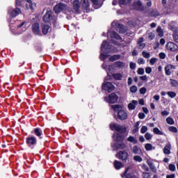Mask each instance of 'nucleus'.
<instances>
[{
  "label": "nucleus",
  "mask_w": 178,
  "mask_h": 178,
  "mask_svg": "<svg viewBox=\"0 0 178 178\" xmlns=\"http://www.w3.org/2000/svg\"><path fill=\"white\" fill-rule=\"evenodd\" d=\"M110 128L112 130L116 131L113 136V140H115L117 142V143H115L116 149H124V148H126V145L123 143V140H124V133L127 131L126 127L119 124H111Z\"/></svg>",
  "instance_id": "f257e3e1"
},
{
  "label": "nucleus",
  "mask_w": 178,
  "mask_h": 178,
  "mask_svg": "<svg viewBox=\"0 0 178 178\" xmlns=\"http://www.w3.org/2000/svg\"><path fill=\"white\" fill-rule=\"evenodd\" d=\"M111 108L113 109L114 112H118V118L120 120H126V119H127V113L122 109V106L112 105Z\"/></svg>",
  "instance_id": "f03ea898"
},
{
  "label": "nucleus",
  "mask_w": 178,
  "mask_h": 178,
  "mask_svg": "<svg viewBox=\"0 0 178 178\" xmlns=\"http://www.w3.org/2000/svg\"><path fill=\"white\" fill-rule=\"evenodd\" d=\"M101 51L102 52L107 51V52L113 53L116 52V49L115 48V47L110 45L108 42L104 40L102 44Z\"/></svg>",
  "instance_id": "7ed1b4c3"
},
{
  "label": "nucleus",
  "mask_w": 178,
  "mask_h": 178,
  "mask_svg": "<svg viewBox=\"0 0 178 178\" xmlns=\"http://www.w3.org/2000/svg\"><path fill=\"white\" fill-rule=\"evenodd\" d=\"M26 143L29 147H34L37 145V138L35 136H29L26 138Z\"/></svg>",
  "instance_id": "20e7f679"
},
{
  "label": "nucleus",
  "mask_w": 178,
  "mask_h": 178,
  "mask_svg": "<svg viewBox=\"0 0 178 178\" xmlns=\"http://www.w3.org/2000/svg\"><path fill=\"white\" fill-rule=\"evenodd\" d=\"M133 9L139 12H144L145 8L140 1H136L133 3Z\"/></svg>",
  "instance_id": "39448f33"
},
{
  "label": "nucleus",
  "mask_w": 178,
  "mask_h": 178,
  "mask_svg": "<svg viewBox=\"0 0 178 178\" xmlns=\"http://www.w3.org/2000/svg\"><path fill=\"white\" fill-rule=\"evenodd\" d=\"M118 95L111 93L108 97H105L104 101H106V102H109L110 104H115V102H118Z\"/></svg>",
  "instance_id": "423d86ee"
},
{
  "label": "nucleus",
  "mask_w": 178,
  "mask_h": 178,
  "mask_svg": "<svg viewBox=\"0 0 178 178\" xmlns=\"http://www.w3.org/2000/svg\"><path fill=\"white\" fill-rule=\"evenodd\" d=\"M116 156L121 161H127V159H129V153L125 150L120 151L117 153Z\"/></svg>",
  "instance_id": "0eeeda50"
},
{
  "label": "nucleus",
  "mask_w": 178,
  "mask_h": 178,
  "mask_svg": "<svg viewBox=\"0 0 178 178\" xmlns=\"http://www.w3.org/2000/svg\"><path fill=\"white\" fill-rule=\"evenodd\" d=\"M54 10L55 13H59L62 10H67V6L63 4V3H59L54 6Z\"/></svg>",
  "instance_id": "6e6552de"
},
{
  "label": "nucleus",
  "mask_w": 178,
  "mask_h": 178,
  "mask_svg": "<svg viewBox=\"0 0 178 178\" xmlns=\"http://www.w3.org/2000/svg\"><path fill=\"white\" fill-rule=\"evenodd\" d=\"M102 89L105 90V91H108V92H112V91L115 90V86L111 82H107L102 85Z\"/></svg>",
  "instance_id": "1a4fd4ad"
},
{
  "label": "nucleus",
  "mask_w": 178,
  "mask_h": 178,
  "mask_svg": "<svg viewBox=\"0 0 178 178\" xmlns=\"http://www.w3.org/2000/svg\"><path fill=\"white\" fill-rule=\"evenodd\" d=\"M166 48L168 51H171L172 52H176V51H178L177 44L172 42H169L168 43H167Z\"/></svg>",
  "instance_id": "9d476101"
},
{
  "label": "nucleus",
  "mask_w": 178,
  "mask_h": 178,
  "mask_svg": "<svg viewBox=\"0 0 178 178\" xmlns=\"http://www.w3.org/2000/svg\"><path fill=\"white\" fill-rule=\"evenodd\" d=\"M107 38L109 40L111 38V40H122V38L119 35V34L116 33L115 31H108L107 33Z\"/></svg>",
  "instance_id": "9b49d317"
},
{
  "label": "nucleus",
  "mask_w": 178,
  "mask_h": 178,
  "mask_svg": "<svg viewBox=\"0 0 178 178\" xmlns=\"http://www.w3.org/2000/svg\"><path fill=\"white\" fill-rule=\"evenodd\" d=\"M112 26H116V27H118L117 31H118L120 34H124V33H126V31H127L126 28L123 26V25L116 24V22H113Z\"/></svg>",
  "instance_id": "f8f14e48"
},
{
  "label": "nucleus",
  "mask_w": 178,
  "mask_h": 178,
  "mask_svg": "<svg viewBox=\"0 0 178 178\" xmlns=\"http://www.w3.org/2000/svg\"><path fill=\"white\" fill-rule=\"evenodd\" d=\"M52 19H54V17L52 16V11H47L43 17V21L44 23H49Z\"/></svg>",
  "instance_id": "ddd939ff"
},
{
  "label": "nucleus",
  "mask_w": 178,
  "mask_h": 178,
  "mask_svg": "<svg viewBox=\"0 0 178 178\" xmlns=\"http://www.w3.org/2000/svg\"><path fill=\"white\" fill-rule=\"evenodd\" d=\"M8 13L12 16V17H16L18 15L22 13V10L19 8H16L15 9L9 10Z\"/></svg>",
  "instance_id": "4468645a"
},
{
  "label": "nucleus",
  "mask_w": 178,
  "mask_h": 178,
  "mask_svg": "<svg viewBox=\"0 0 178 178\" xmlns=\"http://www.w3.org/2000/svg\"><path fill=\"white\" fill-rule=\"evenodd\" d=\"M32 31L36 35L40 34V24L38 23H35L32 25Z\"/></svg>",
  "instance_id": "2eb2a0df"
},
{
  "label": "nucleus",
  "mask_w": 178,
  "mask_h": 178,
  "mask_svg": "<svg viewBox=\"0 0 178 178\" xmlns=\"http://www.w3.org/2000/svg\"><path fill=\"white\" fill-rule=\"evenodd\" d=\"M113 66L117 69H124L126 67V63L122 61H116L114 63Z\"/></svg>",
  "instance_id": "dca6fc26"
},
{
  "label": "nucleus",
  "mask_w": 178,
  "mask_h": 178,
  "mask_svg": "<svg viewBox=\"0 0 178 178\" xmlns=\"http://www.w3.org/2000/svg\"><path fill=\"white\" fill-rule=\"evenodd\" d=\"M73 7L76 13H80V1L79 0H74L73 1Z\"/></svg>",
  "instance_id": "f3484780"
},
{
  "label": "nucleus",
  "mask_w": 178,
  "mask_h": 178,
  "mask_svg": "<svg viewBox=\"0 0 178 178\" xmlns=\"http://www.w3.org/2000/svg\"><path fill=\"white\" fill-rule=\"evenodd\" d=\"M170 149H172V145L170 143H168L163 149V152L166 155H170Z\"/></svg>",
  "instance_id": "a211bd4d"
},
{
  "label": "nucleus",
  "mask_w": 178,
  "mask_h": 178,
  "mask_svg": "<svg viewBox=\"0 0 178 178\" xmlns=\"http://www.w3.org/2000/svg\"><path fill=\"white\" fill-rule=\"evenodd\" d=\"M138 104V102L137 100H132L131 102L128 104L129 111H134V109H136V106H137Z\"/></svg>",
  "instance_id": "6ab92c4d"
},
{
  "label": "nucleus",
  "mask_w": 178,
  "mask_h": 178,
  "mask_svg": "<svg viewBox=\"0 0 178 178\" xmlns=\"http://www.w3.org/2000/svg\"><path fill=\"white\" fill-rule=\"evenodd\" d=\"M147 163L149 166L152 172H154V173H156V167H155V165H154V163H152V161L148 159L147 160Z\"/></svg>",
  "instance_id": "aec40b11"
},
{
  "label": "nucleus",
  "mask_w": 178,
  "mask_h": 178,
  "mask_svg": "<svg viewBox=\"0 0 178 178\" xmlns=\"http://www.w3.org/2000/svg\"><path fill=\"white\" fill-rule=\"evenodd\" d=\"M172 30H173L172 33V39L175 42H177L178 44V30L175 29V28H172Z\"/></svg>",
  "instance_id": "412c9836"
},
{
  "label": "nucleus",
  "mask_w": 178,
  "mask_h": 178,
  "mask_svg": "<svg viewBox=\"0 0 178 178\" xmlns=\"http://www.w3.org/2000/svg\"><path fill=\"white\" fill-rule=\"evenodd\" d=\"M33 133L35 136H36L37 137H39L40 138H42V137H41V136H42V130H41V129L35 128L33 131Z\"/></svg>",
  "instance_id": "4be33fe9"
},
{
  "label": "nucleus",
  "mask_w": 178,
  "mask_h": 178,
  "mask_svg": "<svg viewBox=\"0 0 178 178\" xmlns=\"http://www.w3.org/2000/svg\"><path fill=\"white\" fill-rule=\"evenodd\" d=\"M113 165L117 170H119V169H122V168H123V163L117 160L114 161Z\"/></svg>",
  "instance_id": "5701e85b"
},
{
  "label": "nucleus",
  "mask_w": 178,
  "mask_h": 178,
  "mask_svg": "<svg viewBox=\"0 0 178 178\" xmlns=\"http://www.w3.org/2000/svg\"><path fill=\"white\" fill-rule=\"evenodd\" d=\"M42 30L43 34L46 35V34H48V32L49 31V26L42 24Z\"/></svg>",
  "instance_id": "b1692460"
},
{
  "label": "nucleus",
  "mask_w": 178,
  "mask_h": 178,
  "mask_svg": "<svg viewBox=\"0 0 178 178\" xmlns=\"http://www.w3.org/2000/svg\"><path fill=\"white\" fill-rule=\"evenodd\" d=\"M132 152L136 155H140V154H141V149H140L137 145H135L132 148Z\"/></svg>",
  "instance_id": "393cba45"
},
{
  "label": "nucleus",
  "mask_w": 178,
  "mask_h": 178,
  "mask_svg": "<svg viewBox=\"0 0 178 178\" xmlns=\"http://www.w3.org/2000/svg\"><path fill=\"white\" fill-rule=\"evenodd\" d=\"M127 141L129 143H132V144H137L138 143V140H137V138H136L134 136H130L127 138Z\"/></svg>",
  "instance_id": "a878e982"
},
{
  "label": "nucleus",
  "mask_w": 178,
  "mask_h": 178,
  "mask_svg": "<svg viewBox=\"0 0 178 178\" xmlns=\"http://www.w3.org/2000/svg\"><path fill=\"white\" fill-rule=\"evenodd\" d=\"M113 77L115 79V80L120 81L122 79H123V74L120 73L113 74Z\"/></svg>",
  "instance_id": "bb28decb"
},
{
  "label": "nucleus",
  "mask_w": 178,
  "mask_h": 178,
  "mask_svg": "<svg viewBox=\"0 0 178 178\" xmlns=\"http://www.w3.org/2000/svg\"><path fill=\"white\" fill-rule=\"evenodd\" d=\"M81 2L84 9H88V8H90V1H88V0H81Z\"/></svg>",
  "instance_id": "cd10ccee"
},
{
  "label": "nucleus",
  "mask_w": 178,
  "mask_h": 178,
  "mask_svg": "<svg viewBox=\"0 0 178 178\" xmlns=\"http://www.w3.org/2000/svg\"><path fill=\"white\" fill-rule=\"evenodd\" d=\"M120 58V55L115 54L110 57L109 60L110 62H115V60H119Z\"/></svg>",
  "instance_id": "c85d7f7f"
},
{
  "label": "nucleus",
  "mask_w": 178,
  "mask_h": 178,
  "mask_svg": "<svg viewBox=\"0 0 178 178\" xmlns=\"http://www.w3.org/2000/svg\"><path fill=\"white\" fill-rule=\"evenodd\" d=\"M26 2H27L26 5V9H31L33 10V3L31 2V0H25Z\"/></svg>",
  "instance_id": "c756f323"
},
{
  "label": "nucleus",
  "mask_w": 178,
  "mask_h": 178,
  "mask_svg": "<svg viewBox=\"0 0 178 178\" xmlns=\"http://www.w3.org/2000/svg\"><path fill=\"white\" fill-rule=\"evenodd\" d=\"M145 148L146 151H152V149H155V147H154L151 143H147L145 145Z\"/></svg>",
  "instance_id": "7c9ffc66"
},
{
  "label": "nucleus",
  "mask_w": 178,
  "mask_h": 178,
  "mask_svg": "<svg viewBox=\"0 0 178 178\" xmlns=\"http://www.w3.org/2000/svg\"><path fill=\"white\" fill-rule=\"evenodd\" d=\"M171 66L172 65H167L165 67V72L167 76H170V74H172V72H170Z\"/></svg>",
  "instance_id": "2f4dec72"
},
{
  "label": "nucleus",
  "mask_w": 178,
  "mask_h": 178,
  "mask_svg": "<svg viewBox=\"0 0 178 178\" xmlns=\"http://www.w3.org/2000/svg\"><path fill=\"white\" fill-rule=\"evenodd\" d=\"M150 16H152V17H156L159 16V13H158L156 10H152L150 13Z\"/></svg>",
  "instance_id": "473e14b6"
},
{
  "label": "nucleus",
  "mask_w": 178,
  "mask_h": 178,
  "mask_svg": "<svg viewBox=\"0 0 178 178\" xmlns=\"http://www.w3.org/2000/svg\"><path fill=\"white\" fill-rule=\"evenodd\" d=\"M154 133H155V134H158L159 136H163V132H162V131L159 130L158 128H154L153 129Z\"/></svg>",
  "instance_id": "72a5a7b5"
},
{
  "label": "nucleus",
  "mask_w": 178,
  "mask_h": 178,
  "mask_svg": "<svg viewBox=\"0 0 178 178\" xmlns=\"http://www.w3.org/2000/svg\"><path fill=\"white\" fill-rule=\"evenodd\" d=\"M170 83L172 87H177L178 86V81L175 79H170Z\"/></svg>",
  "instance_id": "f704fd0d"
},
{
  "label": "nucleus",
  "mask_w": 178,
  "mask_h": 178,
  "mask_svg": "<svg viewBox=\"0 0 178 178\" xmlns=\"http://www.w3.org/2000/svg\"><path fill=\"white\" fill-rule=\"evenodd\" d=\"M132 0H119L120 5H127V3H130Z\"/></svg>",
  "instance_id": "c9c22d12"
},
{
  "label": "nucleus",
  "mask_w": 178,
  "mask_h": 178,
  "mask_svg": "<svg viewBox=\"0 0 178 178\" xmlns=\"http://www.w3.org/2000/svg\"><path fill=\"white\" fill-rule=\"evenodd\" d=\"M169 131H171V133H177L178 130L177 128H176V127H169L168 128Z\"/></svg>",
  "instance_id": "e433bc0d"
},
{
  "label": "nucleus",
  "mask_w": 178,
  "mask_h": 178,
  "mask_svg": "<svg viewBox=\"0 0 178 178\" xmlns=\"http://www.w3.org/2000/svg\"><path fill=\"white\" fill-rule=\"evenodd\" d=\"M166 122L168 124H175V120L170 117L166 118Z\"/></svg>",
  "instance_id": "4c0bfd02"
},
{
  "label": "nucleus",
  "mask_w": 178,
  "mask_h": 178,
  "mask_svg": "<svg viewBox=\"0 0 178 178\" xmlns=\"http://www.w3.org/2000/svg\"><path fill=\"white\" fill-rule=\"evenodd\" d=\"M167 95H168V97H170V98L176 97V92H168Z\"/></svg>",
  "instance_id": "58836bf2"
},
{
  "label": "nucleus",
  "mask_w": 178,
  "mask_h": 178,
  "mask_svg": "<svg viewBox=\"0 0 178 178\" xmlns=\"http://www.w3.org/2000/svg\"><path fill=\"white\" fill-rule=\"evenodd\" d=\"M134 160H135L136 162H143V157L140 156H135L134 157Z\"/></svg>",
  "instance_id": "ea45409f"
},
{
  "label": "nucleus",
  "mask_w": 178,
  "mask_h": 178,
  "mask_svg": "<svg viewBox=\"0 0 178 178\" xmlns=\"http://www.w3.org/2000/svg\"><path fill=\"white\" fill-rule=\"evenodd\" d=\"M147 131H148V127H147L146 126H143L140 129V133L142 134H144L145 133H147Z\"/></svg>",
  "instance_id": "a19ab883"
},
{
  "label": "nucleus",
  "mask_w": 178,
  "mask_h": 178,
  "mask_svg": "<svg viewBox=\"0 0 178 178\" xmlns=\"http://www.w3.org/2000/svg\"><path fill=\"white\" fill-rule=\"evenodd\" d=\"M152 175L149 172H143V178H151Z\"/></svg>",
  "instance_id": "79ce46f5"
},
{
  "label": "nucleus",
  "mask_w": 178,
  "mask_h": 178,
  "mask_svg": "<svg viewBox=\"0 0 178 178\" xmlns=\"http://www.w3.org/2000/svg\"><path fill=\"white\" fill-rule=\"evenodd\" d=\"M142 55L143 56H144L146 59H148V58H149V56H151V54L148 52L146 51H143L142 52Z\"/></svg>",
  "instance_id": "37998d69"
},
{
  "label": "nucleus",
  "mask_w": 178,
  "mask_h": 178,
  "mask_svg": "<svg viewBox=\"0 0 178 178\" xmlns=\"http://www.w3.org/2000/svg\"><path fill=\"white\" fill-rule=\"evenodd\" d=\"M145 138H146V140H152V135H151V134L147 132L145 134Z\"/></svg>",
  "instance_id": "c03bdc74"
},
{
  "label": "nucleus",
  "mask_w": 178,
  "mask_h": 178,
  "mask_svg": "<svg viewBox=\"0 0 178 178\" xmlns=\"http://www.w3.org/2000/svg\"><path fill=\"white\" fill-rule=\"evenodd\" d=\"M129 90L132 93L137 92V86H132Z\"/></svg>",
  "instance_id": "a18cd8bd"
},
{
  "label": "nucleus",
  "mask_w": 178,
  "mask_h": 178,
  "mask_svg": "<svg viewBox=\"0 0 178 178\" xmlns=\"http://www.w3.org/2000/svg\"><path fill=\"white\" fill-rule=\"evenodd\" d=\"M168 168L169 170H171V172H175V170H176V165L173 164H170Z\"/></svg>",
  "instance_id": "49530a36"
},
{
  "label": "nucleus",
  "mask_w": 178,
  "mask_h": 178,
  "mask_svg": "<svg viewBox=\"0 0 178 178\" xmlns=\"http://www.w3.org/2000/svg\"><path fill=\"white\" fill-rule=\"evenodd\" d=\"M138 49H144L145 48V43H138Z\"/></svg>",
  "instance_id": "de8ad7c7"
},
{
  "label": "nucleus",
  "mask_w": 178,
  "mask_h": 178,
  "mask_svg": "<svg viewBox=\"0 0 178 178\" xmlns=\"http://www.w3.org/2000/svg\"><path fill=\"white\" fill-rule=\"evenodd\" d=\"M138 65H144L145 63V60H144L143 58H138Z\"/></svg>",
  "instance_id": "09e8293b"
},
{
  "label": "nucleus",
  "mask_w": 178,
  "mask_h": 178,
  "mask_svg": "<svg viewBox=\"0 0 178 178\" xmlns=\"http://www.w3.org/2000/svg\"><path fill=\"white\" fill-rule=\"evenodd\" d=\"M129 67H130V69H131V70H134V69H136V63H134L133 62L130 63Z\"/></svg>",
  "instance_id": "8fccbe9b"
},
{
  "label": "nucleus",
  "mask_w": 178,
  "mask_h": 178,
  "mask_svg": "<svg viewBox=\"0 0 178 178\" xmlns=\"http://www.w3.org/2000/svg\"><path fill=\"white\" fill-rule=\"evenodd\" d=\"M140 94H142L143 95H144V94H145V92H147V88L145 87H143L140 89Z\"/></svg>",
  "instance_id": "3c124183"
},
{
  "label": "nucleus",
  "mask_w": 178,
  "mask_h": 178,
  "mask_svg": "<svg viewBox=\"0 0 178 178\" xmlns=\"http://www.w3.org/2000/svg\"><path fill=\"white\" fill-rule=\"evenodd\" d=\"M156 60H157L156 58H151L149 60L150 65H155V63H156Z\"/></svg>",
  "instance_id": "603ef678"
},
{
  "label": "nucleus",
  "mask_w": 178,
  "mask_h": 178,
  "mask_svg": "<svg viewBox=\"0 0 178 178\" xmlns=\"http://www.w3.org/2000/svg\"><path fill=\"white\" fill-rule=\"evenodd\" d=\"M152 72V68L149 67H147L145 68V72L147 74H151V72Z\"/></svg>",
  "instance_id": "864d4df0"
},
{
  "label": "nucleus",
  "mask_w": 178,
  "mask_h": 178,
  "mask_svg": "<svg viewBox=\"0 0 178 178\" xmlns=\"http://www.w3.org/2000/svg\"><path fill=\"white\" fill-rule=\"evenodd\" d=\"M100 56H101V59L102 60H105V59H106V58H108V56L103 53H101Z\"/></svg>",
  "instance_id": "5fc2aeb1"
},
{
  "label": "nucleus",
  "mask_w": 178,
  "mask_h": 178,
  "mask_svg": "<svg viewBox=\"0 0 178 178\" xmlns=\"http://www.w3.org/2000/svg\"><path fill=\"white\" fill-rule=\"evenodd\" d=\"M142 169H143V170H145V172H149V168L145 164L142 165Z\"/></svg>",
  "instance_id": "6e6d98bb"
},
{
  "label": "nucleus",
  "mask_w": 178,
  "mask_h": 178,
  "mask_svg": "<svg viewBox=\"0 0 178 178\" xmlns=\"http://www.w3.org/2000/svg\"><path fill=\"white\" fill-rule=\"evenodd\" d=\"M159 56L161 59H165L166 58V54L163 52L160 53Z\"/></svg>",
  "instance_id": "4d7b16f0"
},
{
  "label": "nucleus",
  "mask_w": 178,
  "mask_h": 178,
  "mask_svg": "<svg viewBox=\"0 0 178 178\" xmlns=\"http://www.w3.org/2000/svg\"><path fill=\"white\" fill-rule=\"evenodd\" d=\"M140 79L143 81H147V80H148V77L147 76V75H144V76H140Z\"/></svg>",
  "instance_id": "13d9d810"
},
{
  "label": "nucleus",
  "mask_w": 178,
  "mask_h": 178,
  "mask_svg": "<svg viewBox=\"0 0 178 178\" xmlns=\"http://www.w3.org/2000/svg\"><path fill=\"white\" fill-rule=\"evenodd\" d=\"M138 74H140V75L144 74V70H143V68L138 69Z\"/></svg>",
  "instance_id": "bf43d9fd"
},
{
  "label": "nucleus",
  "mask_w": 178,
  "mask_h": 178,
  "mask_svg": "<svg viewBox=\"0 0 178 178\" xmlns=\"http://www.w3.org/2000/svg\"><path fill=\"white\" fill-rule=\"evenodd\" d=\"M138 118L139 119H144L145 118V114H144V113H139Z\"/></svg>",
  "instance_id": "052dcab7"
},
{
  "label": "nucleus",
  "mask_w": 178,
  "mask_h": 178,
  "mask_svg": "<svg viewBox=\"0 0 178 178\" xmlns=\"http://www.w3.org/2000/svg\"><path fill=\"white\" fill-rule=\"evenodd\" d=\"M149 40H154L155 38V34L152 33H149Z\"/></svg>",
  "instance_id": "680f3d73"
},
{
  "label": "nucleus",
  "mask_w": 178,
  "mask_h": 178,
  "mask_svg": "<svg viewBox=\"0 0 178 178\" xmlns=\"http://www.w3.org/2000/svg\"><path fill=\"white\" fill-rule=\"evenodd\" d=\"M161 115L162 116H168V115H169V112H168L167 111H163L161 112Z\"/></svg>",
  "instance_id": "e2e57ef3"
},
{
  "label": "nucleus",
  "mask_w": 178,
  "mask_h": 178,
  "mask_svg": "<svg viewBox=\"0 0 178 178\" xmlns=\"http://www.w3.org/2000/svg\"><path fill=\"white\" fill-rule=\"evenodd\" d=\"M95 6L98 5V0H90Z\"/></svg>",
  "instance_id": "0e129e2a"
},
{
  "label": "nucleus",
  "mask_w": 178,
  "mask_h": 178,
  "mask_svg": "<svg viewBox=\"0 0 178 178\" xmlns=\"http://www.w3.org/2000/svg\"><path fill=\"white\" fill-rule=\"evenodd\" d=\"M154 99H155V101H159L161 98V97H159V95H155L154 97H153Z\"/></svg>",
  "instance_id": "69168bd1"
},
{
  "label": "nucleus",
  "mask_w": 178,
  "mask_h": 178,
  "mask_svg": "<svg viewBox=\"0 0 178 178\" xmlns=\"http://www.w3.org/2000/svg\"><path fill=\"white\" fill-rule=\"evenodd\" d=\"M126 178H136V176L131 174H127Z\"/></svg>",
  "instance_id": "338daca9"
},
{
  "label": "nucleus",
  "mask_w": 178,
  "mask_h": 178,
  "mask_svg": "<svg viewBox=\"0 0 178 178\" xmlns=\"http://www.w3.org/2000/svg\"><path fill=\"white\" fill-rule=\"evenodd\" d=\"M176 175H175V174H172L170 175H166V178H175Z\"/></svg>",
  "instance_id": "774afa93"
}]
</instances>
